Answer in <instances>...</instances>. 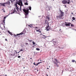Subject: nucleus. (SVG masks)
Wrapping results in <instances>:
<instances>
[{
    "label": "nucleus",
    "mask_w": 76,
    "mask_h": 76,
    "mask_svg": "<svg viewBox=\"0 0 76 76\" xmlns=\"http://www.w3.org/2000/svg\"><path fill=\"white\" fill-rule=\"evenodd\" d=\"M38 63H37L36 64V66H38Z\"/></svg>",
    "instance_id": "obj_40"
},
{
    "label": "nucleus",
    "mask_w": 76,
    "mask_h": 76,
    "mask_svg": "<svg viewBox=\"0 0 76 76\" xmlns=\"http://www.w3.org/2000/svg\"><path fill=\"white\" fill-rule=\"evenodd\" d=\"M36 50H37V51H39V50H40V49L38 48H36Z\"/></svg>",
    "instance_id": "obj_22"
},
{
    "label": "nucleus",
    "mask_w": 76,
    "mask_h": 76,
    "mask_svg": "<svg viewBox=\"0 0 76 76\" xmlns=\"http://www.w3.org/2000/svg\"><path fill=\"white\" fill-rule=\"evenodd\" d=\"M32 43H33V45H35V42H34V41L32 42Z\"/></svg>",
    "instance_id": "obj_26"
},
{
    "label": "nucleus",
    "mask_w": 76,
    "mask_h": 76,
    "mask_svg": "<svg viewBox=\"0 0 76 76\" xmlns=\"http://www.w3.org/2000/svg\"><path fill=\"white\" fill-rule=\"evenodd\" d=\"M75 60H72V62H75Z\"/></svg>",
    "instance_id": "obj_29"
},
{
    "label": "nucleus",
    "mask_w": 76,
    "mask_h": 76,
    "mask_svg": "<svg viewBox=\"0 0 76 76\" xmlns=\"http://www.w3.org/2000/svg\"><path fill=\"white\" fill-rule=\"evenodd\" d=\"M71 14H72V15H73V13H72Z\"/></svg>",
    "instance_id": "obj_45"
},
{
    "label": "nucleus",
    "mask_w": 76,
    "mask_h": 76,
    "mask_svg": "<svg viewBox=\"0 0 76 76\" xmlns=\"http://www.w3.org/2000/svg\"><path fill=\"white\" fill-rule=\"evenodd\" d=\"M23 51V49H21L20 50V51Z\"/></svg>",
    "instance_id": "obj_32"
},
{
    "label": "nucleus",
    "mask_w": 76,
    "mask_h": 76,
    "mask_svg": "<svg viewBox=\"0 0 76 76\" xmlns=\"http://www.w3.org/2000/svg\"><path fill=\"white\" fill-rule=\"evenodd\" d=\"M18 58H20V57H21L20 56H18Z\"/></svg>",
    "instance_id": "obj_35"
},
{
    "label": "nucleus",
    "mask_w": 76,
    "mask_h": 76,
    "mask_svg": "<svg viewBox=\"0 0 76 76\" xmlns=\"http://www.w3.org/2000/svg\"><path fill=\"white\" fill-rule=\"evenodd\" d=\"M24 4L25 5H28V4L27 2H26L24 3Z\"/></svg>",
    "instance_id": "obj_25"
},
{
    "label": "nucleus",
    "mask_w": 76,
    "mask_h": 76,
    "mask_svg": "<svg viewBox=\"0 0 76 76\" xmlns=\"http://www.w3.org/2000/svg\"><path fill=\"white\" fill-rule=\"evenodd\" d=\"M23 68H24V69H25V67H24Z\"/></svg>",
    "instance_id": "obj_55"
},
{
    "label": "nucleus",
    "mask_w": 76,
    "mask_h": 76,
    "mask_svg": "<svg viewBox=\"0 0 76 76\" xmlns=\"http://www.w3.org/2000/svg\"><path fill=\"white\" fill-rule=\"evenodd\" d=\"M6 76H7V75H6Z\"/></svg>",
    "instance_id": "obj_63"
},
{
    "label": "nucleus",
    "mask_w": 76,
    "mask_h": 76,
    "mask_svg": "<svg viewBox=\"0 0 76 76\" xmlns=\"http://www.w3.org/2000/svg\"><path fill=\"white\" fill-rule=\"evenodd\" d=\"M46 76H48V74H46Z\"/></svg>",
    "instance_id": "obj_47"
},
{
    "label": "nucleus",
    "mask_w": 76,
    "mask_h": 76,
    "mask_svg": "<svg viewBox=\"0 0 76 76\" xmlns=\"http://www.w3.org/2000/svg\"><path fill=\"white\" fill-rule=\"evenodd\" d=\"M23 35H25V34H23Z\"/></svg>",
    "instance_id": "obj_60"
},
{
    "label": "nucleus",
    "mask_w": 76,
    "mask_h": 76,
    "mask_svg": "<svg viewBox=\"0 0 76 76\" xmlns=\"http://www.w3.org/2000/svg\"><path fill=\"white\" fill-rule=\"evenodd\" d=\"M37 72H38V69H37Z\"/></svg>",
    "instance_id": "obj_49"
},
{
    "label": "nucleus",
    "mask_w": 76,
    "mask_h": 76,
    "mask_svg": "<svg viewBox=\"0 0 76 76\" xmlns=\"http://www.w3.org/2000/svg\"><path fill=\"white\" fill-rule=\"evenodd\" d=\"M34 28H36V29H38V27H35Z\"/></svg>",
    "instance_id": "obj_41"
},
{
    "label": "nucleus",
    "mask_w": 76,
    "mask_h": 76,
    "mask_svg": "<svg viewBox=\"0 0 76 76\" xmlns=\"http://www.w3.org/2000/svg\"><path fill=\"white\" fill-rule=\"evenodd\" d=\"M6 17H4V20H5V19H6Z\"/></svg>",
    "instance_id": "obj_31"
},
{
    "label": "nucleus",
    "mask_w": 76,
    "mask_h": 76,
    "mask_svg": "<svg viewBox=\"0 0 76 76\" xmlns=\"http://www.w3.org/2000/svg\"><path fill=\"white\" fill-rule=\"evenodd\" d=\"M72 20H75V19H76L74 17H73L72 18Z\"/></svg>",
    "instance_id": "obj_24"
},
{
    "label": "nucleus",
    "mask_w": 76,
    "mask_h": 76,
    "mask_svg": "<svg viewBox=\"0 0 76 76\" xmlns=\"http://www.w3.org/2000/svg\"><path fill=\"white\" fill-rule=\"evenodd\" d=\"M15 1V0H11V1H7V2H6L7 4H8L9 5L10 4V3H13V2Z\"/></svg>",
    "instance_id": "obj_7"
},
{
    "label": "nucleus",
    "mask_w": 76,
    "mask_h": 76,
    "mask_svg": "<svg viewBox=\"0 0 76 76\" xmlns=\"http://www.w3.org/2000/svg\"><path fill=\"white\" fill-rule=\"evenodd\" d=\"M15 12L16 13V10H14V12H13V13H15Z\"/></svg>",
    "instance_id": "obj_36"
},
{
    "label": "nucleus",
    "mask_w": 76,
    "mask_h": 76,
    "mask_svg": "<svg viewBox=\"0 0 76 76\" xmlns=\"http://www.w3.org/2000/svg\"><path fill=\"white\" fill-rule=\"evenodd\" d=\"M66 5H65V7H66Z\"/></svg>",
    "instance_id": "obj_62"
},
{
    "label": "nucleus",
    "mask_w": 76,
    "mask_h": 76,
    "mask_svg": "<svg viewBox=\"0 0 76 76\" xmlns=\"http://www.w3.org/2000/svg\"><path fill=\"white\" fill-rule=\"evenodd\" d=\"M39 60H38V61H39Z\"/></svg>",
    "instance_id": "obj_53"
},
{
    "label": "nucleus",
    "mask_w": 76,
    "mask_h": 76,
    "mask_svg": "<svg viewBox=\"0 0 76 76\" xmlns=\"http://www.w3.org/2000/svg\"><path fill=\"white\" fill-rule=\"evenodd\" d=\"M5 41H7V39H5Z\"/></svg>",
    "instance_id": "obj_42"
},
{
    "label": "nucleus",
    "mask_w": 76,
    "mask_h": 76,
    "mask_svg": "<svg viewBox=\"0 0 76 76\" xmlns=\"http://www.w3.org/2000/svg\"><path fill=\"white\" fill-rule=\"evenodd\" d=\"M22 34H23V31L21 32L20 34H18L16 35L14 34V36L15 37H16V36H18V35H22Z\"/></svg>",
    "instance_id": "obj_8"
},
{
    "label": "nucleus",
    "mask_w": 76,
    "mask_h": 76,
    "mask_svg": "<svg viewBox=\"0 0 76 76\" xmlns=\"http://www.w3.org/2000/svg\"><path fill=\"white\" fill-rule=\"evenodd\" d=\"M65 23H68V24H65L66 26H70L71 25V26L73 27L74 26V25H73L72 24V23H66V22H65Z\"/></svg>",
    "instance_id": "obj_4"
},
{
    "label": "nucleus",
    "mask_w": 76,
    "mask_h": 76,
    "mask_svg": "<svg viewBox=\"0 0 76 76\" xmlns=\"http://www.w3.org/2000/svg\"><path fill=\"white\" fill-rule=\"evenodd\" d=\"M23 12H24V13L26 14V15H28V14L29 13L28 12H29V9H27V10L23 9Z\"/></svg>",
    "instance_id": "obj_5"
},
{
    "label": "nucleus",
    "mask_w": 76,
    "mask_h": 76,
    "mask_svg": "<svg viewBox=\"0 0 76 76\" xmlns=\"http://www.w3.org/2000/svg\"><path fill=\"white\" fill-rule=\"evenodd\" d=\"M29 9L30 10H31V7H29Z\"/></svg>",
    "instance_id": "obj_27"
},
{
    "label": "nucleus",
    "mask_w": 76,
    "mask_h": 76,
    "mask_svg": "<svg viewBox=\"0 0 76 76\" xmlns=\"http://www.w3.org/2000/svg\"><path fill=\"white\" fill-rule=\"evenodd\" d=\"M42 63V62H38L37 63H38V64H39L40 63Z\"/></svg>",
    "instance_id": "obj_28"
},
{
    "label": "nucleus",
    "mask_w": 76,
    "mask_h": 76,
    "mask_svg": "<svg viewBox=\"0 0 76 76\" xmlns=\"http://www.w3.org/2000/svg\"><path fill=\"white\" fill-rule=\"evenodd\" d=\"M0 25H1V24H0Z\"/></svg>",
    "instance_id": "obj_64"
},
{
    "label": "nucleus",
    "mask_w": 76,
    "mask_h": 76,
    "mask_svg": "<svg viewBox=\"0 0 76 76\" xmlns=\"http://www.w3.org/2000/svg\"><path fill=\"white\" fill-rule=\"evenodd\" d=\"M35 30H36V32H38L40 33H41V31H40V29H39L38 30H37V29H35Z\"/></svg>",
    "instance_id": "obj_12"
},
{
    "label": "nucleus",
    "mask_w": 76,
    "mask_h": 76,
    "mask_svg": "<svg viewBox=\"0 0 76 76\" xmlns=\"http://www.w3.org/2000/svg\"><path fill=\"white\" fill-rule=\"evenodd\" d=\"M27 1H27H28L27 0V1Z\"/></svg>",
    "instance_id": "obj_57"
},
{
    "label": "nucleus",
    "mask_w": 76,
    "mask_h": 76,
    "mask_svg": "<svg viewBox=\"0 0 76 76\" xmlns=\"http://www.w3.org/2000/svg\"><path fill=\"white\" fill-rule=\"evenodd\" d=\"M8 32L9 34L11 35H12V33L11 32H10V31H8Z\"/></svg>",
    "instance_id": "obj_18"
},
{
    "label": "nucleus",
    "mask_w": 76,
    "mask_h": 76,
    "mask_svg": "<svg viewBox=\"0 0 76 76\" xmlns=\"http://www.w3.org/2000/svg\"><path fill=\"white\" fill-rule=\"evenodd\" d=\"M15 51L16 54H17V53H18L16 51V50H14Z\"/></svg>",
    "instance_id": "obj_37"
},
{
    "label": "nucleus",
    "mask_w": 76,
    "mask_h": 76,
    "mask_svg": "<svg viewBox=\"0 0 76 76\" xmlns=\"http://www.w3.org/2000/svg\"><path fill=\"white\" fill-rule=\"evenodd\" d=\"M4 10V9L3 8L2 9V10Z\"/></svg>",
    "instance_id": "obj_43"
},
{
    "label": "nucleus",
    "mask_w": 76,
    "mask_h": 76,
    "mask_svg": "<svg viewBox=\"0 0 76 76\" xmlns=\"http://www.w3.org/2000/svg\"><path fill=\"white\" fill-rule=\"evenodd\" d=\"M45 23H46V24H47V25H48H48H49V23H48V21L47 20H45Z\"/></svg>",
    "instance_id": "obj_15"
},
{
    "label": "nucleus",
    "mask_w": 76,
    "mask_h": 76,
    "mask_svg": "<svg viewBox=\"0 0 76 76\" xmlns=\"http://www.w3.org/2000/svg\"><path fill=\"white\" fill-rule=\"evenodd\" d=\"M34 47V46H33V47Z\"/></svg>",
    "instance_id": "obj_61"
},
{
    "label": "nucleus",
    "mask_w": 76,
    "mask_h": 76,
    "mask_svg": "<svg viewBox=\"0 0 76 76\" xmlns=\"http://www.w3.org/2000/svg\"><path fill=\"white\" fill-rule=\"evenodd\" d=\"M28 26L29 27H30V28H32V27L30 25H28Z\"/></svg>",
    "instance_id": "obj_33"
},
{
    "label": "nucleus",
    "mask_w": 76,
    "mask_h": 76,
    "mask_svg": "<svg viewBox=\"0 0 76 76\" xmlns=\"http://www.w3.org/2000/svg\"><path fill=\"white\" fill-rule=\"evenodd\" d=\"M58 48H62V49H63L64 48L63 46H60L58 47Z\"/></svg>",
    "instance_id": "obj_17"
},
{
    "label": "nucleus",
    "mask_w": 76,
    "mask_h": 76,
    "mask_svg": "<svg viewBox=\"0 0 76 76\" xmlns=\"http://www.w3.org/2000/svg\"><path fill=\"white\" fill-rule=\"evenodd\" d=\"M42 35H43V36L44 37V38H43L44 39H45V38H47V36H45L44 35H43L42 34Z\"/></svg>",
    "instance_id": "obj_21"
},
{
    "label": "nucleus",
    "mask_w": 76,
    "mask_h": 76,
    "mask_svg": "<svg viewBox=\"0 0 76 76\" xmlns=\"http://www.w3.org/2000/svg\"><path fill=\"white\" fill-rule=\"evenodd\" d=\"M70 3V0H68V2H67V4H69Z\"/></svg>",
    "instance_id": "obj_23"
},
{
    "label": "nucleus",
    "mask_w": 76,
    "mask_h": 76,
    "mask_svg": "<svg viewBox=\"0 0 76 76\" xmlns=\"http://www.w3.org/2000/svg\"><path fill=\"white\" fill-rule=\"evenodd\" d=\"M3 22L4 23H5V20H3Z\"/></svg>",
    "instance_id": "obj_30"
},
{
    "label": "nucleus",
    "mask_w": 76,
    "mask_h": 76,
    "mask_svg": "<svg viewBox=\"0 0 76 76\" xmlns=\"http://www.w3.org/2000/svg\"><path fill=\"white\" fill-rule=\"evenodd\" d=\"M33 64H34V65H35V66H36V64H35V63H33Z\"/></svg>",
    "instance_id": "obj_39"
},
{
    "label": "nucleus",
    "mask_w": 76,
    "mask_h": 76,
    "mask_svg": "<svg viewBox=\"0 0 76 76\" xmlns=\"http://www.w3.org/2000/svg\"><path fill=\"white\" fill-rule=\"evenodd\" d=\"M13 55H14V54H12V53H10L9 54V56H13Z\"/></svg>",
    "instance_id": "obj_20"
},
{
    "label": "nucleus",
    "mask_w": 76,
    "mask_h": 76,
    "mask_svg": "<svg viewBox=\"0 0 76 76\" xmlns=\"http://www.w3.org/2000/svg\"><path fill=\"white\" fill-rule=\"evenodd\" d=\"M26 16H27V15H26Z\"/></svg>",
    "instance_id": "obj_56"
},
{
    "label": "nucleus",
    "mask_w": 76,
    "mask_h": 76,
    "mask_svg": "<svg viewBox=\"0 0 76 76\" xmlns=\"http://www.w3.org/2000/svg\"><path fill=\"white\" fill-rule=\"evenodd\" d=\"M36 45H37V44Z\"/></svg>",
    "instance_id": "obj_59"
},
{
    "label": "nucleus",
    "mask_w": 76,
    "mask_h": 76,
    "mask_svg": "<svg viewBox=\"0 0 76 76\" xmlns=\"http://www.w3.org/2000/svg\"><path fill=\"white\" fill-rule=\"evenodd\" d=\"M46 19H48V20H50V18H49V16H47V17Z\"/></svg>",
    "instance_id": "obj_16"
},
{
    "label": "nucleus",
    "mask_w": 76,
    "mask_h": 76,
    "mask_svg": "<svg viewBox=\"0 0 76 76\" xmlns=\"http://www.w3.org/2000/svg\"><path fill=\"white\" fill-rule=\"evenodd\" d=\"M25 44H26V45H28V43L27 42L26 43H25Z\"/></svg>",
    "instance_id": "obj_34"
},
{
    "label": "nucleus",
    "mask_w": 76,
    "mask_h": 76,
    "mask_svg": "<svg viewBox=\"0 0 76 76\" xmlns=\"http://www.w3.org/2000/svg\"><path fill=\"white\" fill-rule=\"evenodd\" d=\"M60 15H57L56 16L57 20H60V19H64V12L61 10H60Z\"/></svg>",
    "instance_id": "obj_1"
},
{
    "label": "nucleus",
    "mask_w": 76,
    "mask_h": 76,
    "mask_svg": "<svg viewBox=\"0 0 76 76\" xmlns=\"http://www.w3.org/2000/svg\"><path fill=\"white\" fill-rule=\"evenodd\" d=\"M43 63H45V61H43Z\"/></svg>",
    "instance_id": "obj_48"
},
{
    "label": "nucleus",
    "mask_w": 76,
    "mask_h": 76,
    "mask_svg": "<svg viewBox=\"0 0 76 76\" xmlns=\"http://www.w3.org/2000/svg\"><path fill=\"white\" fill-rule=\"evenodd\" d=\"M53 43L54 45H57V42H56V41H54L53 42Z\"/></svg>",
    "instance_id": "obj_13"
},
{
    "label": "nucleus",
    "mask_w": 76,
    "mask_h": 76,
    "mask_svg": "<svg viewBox=\"0 0 76 76\" xmlns=\"http://www.w3.org/2000/svg\"><path fill=\"white\" fill-rule=\"evenodd\" d=\"M12 54H14V55H12L13 56H15V52H12Z\"/></svg>",
    "instance_id": "obj_14"
},
{
    "label": "nucleus",
    "mask_w": 76,
    "mask_h": 76,
    "mask_svg": "<svg viewBox=\"0 0 76 76\" xmlns=\"http://www.w3.org/2000/svg\"><path fill=\"white\" fill-rule=\"evenodd\" d=\"M40 60V61H42V60Z\"/></svg>",
    "instance_id": "obj_52"
},
{
    "label": "nucleus",
    "mask_w": 76,
    "mask_h": 76,
    "mask_svg": "<svg viewBox=\"0 0 76 76\" xmlns=\"http://www.w3.org/2000/svg\"><path fill=\"white\" fill-rule=\"evenodd\" d=\"M19 1H21V2L22 3V1L21 0H19L18 2H17L16 4H15L16 7V9H17V11H18V12H19V8H18V6H17V4H18V3H19Z\"/></svg>",
    "instance_id": "obj_3"
},
{
    "label": "nucleus",
    "mask_w": 76,
    "mask_h": 76,
    "mask_svg": "<svg viewBox=\"0 0 76 76\" xmlns=\"http://www.w3.org/2000/svg\"><path fill=\"white\" fill-rule=\"evenodd\" d=\"M53 1H54V0H53Z\"/></svg>",
    "instance_id": "obj_58"
},
{
    "label": "nucleus",
    "mask_w": 76,
    "mask_h": 76,
    "mask_svg": "<svg viewBox=\"0 0 76 76\" xmlns=\"http://www.w3.org/2000/svg\"><path fill=\"white\" fill-rule=\"evenodd\" d=\"M47 69H49V68H48Z\"/></svg>",
    "instance_id": "obj_50"
},
{
    "label": "nucleus",
    "mask_w": 76,
    "mask_h": 76,
    "mask_svg": "<svg viewBox=\"0 0 76 76\" xmlns=\"http://www.w3.org/2000/svg\"><path fill=\"white\" fill-rule=\"evenodd\" d=\"M46 29L47 30V31H48L50 29V27L49 26L48 23V25L46 27H45Z\"/></svg>",
    "instance_id": "obj_6"
},
{
    "label": "nucleus",
    "mask_w": 76,
    "mask_h": 76,
    "mask_svg": "<svg viewBox=\"0 0 76 76\" xmlns=\"http://www.w3.org/2000/svg\"><path fill=\"white\" fill-rule=\"evenodd\" d=\"M3 11L4 12H5V11H4V10Z\"/></svg>",
    "instance_id": "obj_46"
},
{
    "label": "nucleus",
    "mask_w": 76,
    "mask_h": 76,
    "mask_svg": "<svg viewBox=\"0 0 76 76\" xmlns=\"http://www.w3.org/2000/svg\"><path fill=\"white\" fill-rule=\"evenodd\" d=\"M29 42H32V40H29Z\"/></svg>",
    "instance_id": "obj_38"
},
{
    "label": "nucleus",
    "mask_w": 76,
    "mask_h": 76,
    "mask_svg": "<svg viewBox=\"0 0 76 76\" xmlns=\"http://www.w3.org/2000/svg\"><path fill=\"white\" fill-rule=\"evenodd\" d=\"M30 59L31 60L32 59V58H30Z\"/></svg>",
    "instance_id": "obj_51"
},
{
    "label": "nucleus",
    "mask_w": 76,
    "mask_h": 76,
    "mask_svg": "<svg viewBox=\"0 0 76 76\" xmlns=\"http://www.w3.org/2000/svg\"><path fill=\"white\" fill-rule=\"evenodd\" d=\"M20 51H19L18 53V54H19V53H20Z\"/></svg>",
    "instance_id": "obj_44"
},
{
    "label": "nucleus",
    "mask_w": 76,
    "mask_h": 76,
    "mask_svg": "<svg viewBox=\"0 0 76 76\" xmlns=\"http://www.w3.org/2000/svg\"><path fill=\"white\" fill-rule=\"evenodd\" d=\"M72 22H73V20H72Z\"/></svg>",
    "instance_id": "obj_54"
},
{
    "label": "nucleus",
    "mask_w": 76,
    "mask_h": 76,
    "mask_svg": "<svg viewBox=\"0 0 76 76\" xmlns=\"http://www.w3.org/2000/svg\"><path fill=\"white\" fill-rule=\"evenodd\" d=\"M18 5L20 6V10L21 11V12L22 11V9H21V7L22 6H23V5L22 4V1H19V3H18Z\"/></svg>",
    "instance_id": "obj_2"
},
{
    "label": "nucleus",
    "mask_w": 76,
    "mask_h": 76,
    "mask_svg": "<svg viewBox=\"0 0 76 76\" xmlns=\"http://www.w3.org/2000/svg\"><path fill=\"white\" fill-rule=\"evenodd\" d=\"M54 64L56 65L57 67H58L59 66V65H58V64H57V62H55V61H54Z\"/></svg>",
    "instance_id": "obj_11"
},
{
    "label": "nucleus",
    "mask_w": 76,
    "mask_h": 76,
    "mask_svg": "<svg viewBox=\"0 0 76 76\" xmlns=\"http://www.w3.org/2000/svg\"><path fill=\"white\" fill-rule=\"evenodd\" d=\"M55 61H56V62H57V63H60V62H58V60H57V59H55Z\"/></svg>",
    "instance_id": "obj_19"
},
{
    "label": "nucleus",
    "mask_w": 76,
    "mask_h": 76,
    "mask_svg": "<svg viewBox=\"0 0 76 76\" xmlns=\"http://www.w3.org/2000/svg\"><path fill=\"white\" fill-rule=\"evenodd\" d=\"M7 4V3H6V2L3 4L0 3V4H1V6H6V4Z\"/></svg>",
    "instance_id": "obj_9"
},
{
    "label": "nucleus",
    "mask_w": 76,
    "mask_h": 76,
    "mask_svg": "<svg viewBox=\"0 0 76 76\" xmlns=\"http://www.w3.org/2000/svg\"><path fill=\"white\" fill-rule=\"evenodd\" d=\"M62 3H63V4H66V3H67V1H66L64 0L62 1Z\"/></svg>",
    "instance_id": "obj_10"
}]
</instances>
